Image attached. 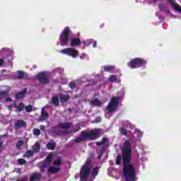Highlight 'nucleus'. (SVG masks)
Instances as JSON below:
<instances>
[{
  "label": "nucleus",
  "mask_w": 181,
  "mask_h": 181,
  "mask_svg": "<svg viewBox=\"0 0 181 181\" xmlns=\"http://www.w3.org/2000/svg\"><path fill=\"white\" fill-rule=\"evenodd\" d=\"M2 110V107L0 106V110Z\"/></svg>",
  "instance_id": "50"
},
{
  "label": "nucleus",
  "mask_w": 181,
  "mask_h": 181,
  "mask_svg": "<svg viewBox=\"0 0 181 181\" xmlns=\"http://www.w3.org/2000/svg\"><path fill=\"white\" fill-rule=\"evenodd\" d=\"M25 127H26V122H25V120L18 119L15 122V129H21V128H25Z\"/></svg>",
  "instance_id": "9"
},
{
  "label": "nucleus",
  "mask_w": 181,
  "mask_h": 181,
  "mask_svg": "<svg viewBox=\"0 0 181 181\" xmlns=\"http://www.w3.org/2000/svg\"><path fill=\"white\" fill-rule=\"evenodd\" d=\"M1 66H4V59L0 58V67Z\"/></svg>",
  "instance_id": "46"
},
{
  "label": "nucleus",
  "mask_w": 181,
  "mask_h": 181,
  "mask_svg": "<svg viewBox=\"0 0 181 181\" xmlns=\"http://www.w3.org/2000/svg\"><path fill=\"white\" fill-rule=\"evenodd\" d=\"M2 146H4V143H2V141H0V152L2 151Z\"/></svg>",
  "instance_id": "44"
},
{
  "label": "nucleus",
  "mask_w": 181,
  "mask_h": 181,
  "mask_svg": "<svg viewBox=\"0 0 181 181\" xmlns=\"http://www.w3.org/2000/svg\"><path fill=\"white\" fill-rule=\"evenodd\" d=\"M170 5L173 6V8L175 9V11H177L178 12L181 13V7H179V5L177 4L173 0H167Z\"/></svg>",
  "instance_id": "15"
},
{
  "label": "nucleus",
  "mask_w": 181,
  "mask_h": 181,
  "mask_svg": "<svg viewBox=\"0 0 181 181\" xmlns=\"http://www.w3.org/2000/svg\"><path fill=\"white\" fill-rule=\"evenodd\" d=\"M92 168L91 162L86 160L80 170V181H87Z\"/></svg>",
  "instance_id": "3"
},
{
  "label": "nucleus",
  "mask_w": 181,
  "mask_h": 181,
  "mask_svg": "<svg viewBox=\"0 0 181 181\" xmlns=\"http://www.w3.org/2000/svg\"><path fill=\"white\" fill-rule=\"evenodd\" d=\"M76 86L77 85L74 81H72L69 83V87L71 88V90H74V88H76Z\"/></svg>",
  "instance_id": "33"
},
{
  "label": "nucleus",
  "mask_w": 181,
  "mask_h": 181,
  "mask_svg": "<svg viewBox=\"0 0 181 181\" xmlns=\"http://www.w3.org/2000/svg\"><path fill=\"white\" fill-rule=\"evenodd\" d=\"M52 159H53V154H49L44 160V163L42 165L43 168L49 166V165H50V163L52 162Z\"/></svg>",
  "instance_id": "12"
},
{
  "label": "nucleus",
  "mask_w": 181,
  "mask_h": 181,
  "mask_svg": "<svg viewBox=\"0 0 181 181\" xmlns=\"http://www.w3.org/2000/svg\"><path fill=\"white\" fill-rule=\"evenodd\" d=\"M40 129H41V131H45V129H46V127H45L44 125H41L40 127Z\"/></svg>",
  "instance_id": "42"
},
{
  "label": "nucleus",
  "mask_w": 181,
  "mask_h": 181,
  "mask_svg": "<svg viewBox=\"0 0 181 181\" xmlns=\"http://www.w3.org/2000/svg\"><path fill=\"white\" fill-rule=\"evenodd\" d=\"M115 66H112V65H110V66H105L103 67V69L105 71L110 72V71H112V70H115Z\"/></svg>",
  "instance_id": "26"
},
{
  "label": "nucleus",
  "mask_w": 181,
  "mask_h": 181,
  "mask_svg": "<svg viewBox=\"0 0 181 181\" xmlns=\"http://www.w3.org/2000/svg\"><path fill=\"white\" fill-rule=\"evenodd\" d=\"M146 63L148 62L142 58H134L127 63V66L130 69H139V67L146 66Z\"/></svg>",
  "instance_id": "4"
},
{
  "label": "nucleus",
  "mask_w": 181,
  "mask_h": 181,
  "mask_svg": "<svg viewBox=\"0 0 181 181\" xmlns=\"http://www.w3.org/2000/svg\"><path fill=\"white\" fill-rule=\"evenodd\" d=\"M90 105H94L95 107H101V102L98 100V98H95L94 100H90Z\"/></svg>",
  "instance_id": "16"
},
{
  "label": "nucleus",
  "mask_w": 181,
  "mask_h": 181,
  "mask_svg": "<svg viewBox=\"0 0 181 181\" xmlns=\"http://www.w3.org/2000/svg\"><path fill=\"white\" fill-rule=\"evenodd\" d=\"M18 165H25L26 164V160L23 158H19L18 160Z\"/></svg>",
  "instance_id": "38"
},
{
  "label": "nucleus",
  "mask_w": 181,
  "mask_h": 181,
  "mask_svg": "<svg viewBox=\"0 0 181 181\" xmlns=\"http://www.w3.org/2000/svg\"><path fill=\"white\" fill-rule=\"evenodd\" d=\"M108 142V139L107 137H103L100 141H97L96 145L97 146H101L104 145V144H107Z\"/></svg>",
  "instance_id": "21"
},
{
  "label": "nucleus",
  "mask_w": 181,
  "mask_h": 181,
  "mask_svg": "<svg viewBox=\"0 0 181 181\" xmlns=\"http://www.w3.org/2000/svg\"><path fill=\"white\" fill-rule=\"evenodd\" d=\"M121 155L118 154L117 158H116V165H121Z\"/></svg>",
  "instance_id": "37"
},
{
  "label": "nucleus",
  "mask_w": 181,
  "mask_h": 181,
  "mask_svg": "<svg viewBox=\"0 0 181 181\" xmlns=\"http://www.w3.org/2000/svg\"><path fill=\"white\" fill-rule=\"evenodd\" d=\"M60 170H62V169L59 168H55L53 166H50L48 168L49 173H54V174L59 173V172H60Z\"/></svg>",
  "instance_id": "18"
},
{
  "label": "nucleus",
  "mask_w": 181,
  "mask_h": 181,
  "mask_svg": "<svg viewBox=\"0 0 181 181\" xmlns=\"http://www.w3.org/2000/svg\"><path fill=\"white\" fill-rule=\"evenodd\" d=\"M54 166H60L62 165V158L58 157L53 163Z\"/></svg>",
  "instance_id": "29"
},
{
  "label": "nucleus",
  "mask_w": 181,
  "mask_h": 181,
  "mask_svg": "<svg viewBox=\"0 0 181 181\" xmlns=\"http://www.w3.org/2000/svg\"><path fill=\"white\" fill-rule=\"evenodd\" d=\"M26 93H28V89L23 88L21 91L17 93L15 95V99L21 100V98H23V97H25V94H26Z\"/></svg>",
  "instance_id": "11"
},
{
  "label": "nucleus",
  "mask_w": 181,
  "mask_h": 181,
  "mask_svg": "<svg viewBox=\"0 0 181 181\" xmlns=\"http://www.w3.org/2000/svg\"><path fill=\"white\" fill-rule=\"evenodd\" d=\"M95 122H101V118L100 117H96Z\"/></svg>",
  "instance_id": "43"
},
{
  "label": "nucleus",
  "mask_w": 181,
  "mask_h": 181,
  "mask_svg": "<svg viewBox=\"0 0 181 181\" xmlns=\"http://www.w3.org/2000/svg\"><path fill=\"white\" fill-rule=\"evenodd\" d=\"M70 27H65L59 35L60 46H66L69 45V36H70Z\"/></svg>",
  "instance_id": "5"
},
{
  "label": "nucleus",
  "mask_w": 181,
  "mask_h": 181,
  "mask_svg": "<svg viewBox=\"0 0 181 181\" xmlns=\"http://www.w3.org/2000/svg\"><path fill=\"white\" fill-rule=\"evenodd\" d=\"M123 155V173L126 181H135L136 177V171L132 164H129L132 158V148H131V141L125 140L122 148Z\"/></svg>",
  "instance_id": "1"
},
{
  "label": "nucleus",
  "mask_w": 181,
  "mask_h": 181,
  "mask_svg": "<svg viewBox=\"0 0 181 181\" xmlns=\"http://www.w3.org/2000/svg\"><path fill=\"white\" fill-rule=\"evenodd\" d=\"M42 179V174L40 173H34L30 175V181L39 180Z\"/></svg>",
  "instance_id": "14"
},
{
  "label": "nucleus",
  "mask_w": 181,
  "mask_h": 181,
  "mask_svg": "<svg viewBox=\"0 0 181 181\" xmlns=\"http://www.w3.org/2000/svg\"><path fill=\"white\" fill-rule=\"evenodd\" d=\"M104 135V132L101 129H91L88 134L85 131H82L81 134L74 139L76 144H80V142H84V141H95L98 139L100 136Z\"/></svg>",
  "instance_id": "2"
},
{
  "label": "nucleus",
  "mask_w": 181,
  "mask_h": 181,
  "mask_svg": "<svg viewBox=\"0 0 181 181\" xmlns=\"http://www.w3.org/2000/svg\"><path fill=\"white\" fill-rule=\"evenodd\" d=\"M80 59H84V55H81Z\"/></svg>",
  "instance_id": "49"
},
{
  "label": "nucleus",
  "mask_w": 181,
  "mask_h": 181,
  "mask_svg": "<svg viewBox=\"0 0 181 181\" xmlns=\"http://www.w3.org/2000/svg\"><path fill=\"white\" fill-rule=\"evenodd\" d=\"M140 136H142V133L140 134Z\"/></svg>",
  "instance_id": "51"
},
{
  "label": "nucleus",
  "mask_w": 181,
  "mask_h": 181,
  "mask_svg": "<svg viewBox=\"0 0 181 181\" xmlns=\"http://www.w3.org/2000/svg\"><path fill=\"white\" fill-rule=\"evenodd\" d=\"M119 131H120V134H122L124 136H127V135H128V132L127 131V129L125 128L119 127Z\"/></svg>",
  "instance_id": "32"
},
{
  "label": "nucleus",
  "mask_w": 181,
  "mask_h": 181,
  "mask_svg": "<svg viewBox=\"0 0 181 181\" xmlns=\"http://www.w3.org/2000/svg\"><path fill=\"white\" fill-rule=\"evenodd\" d=\"M59 95V101L61 104H64L65 103H67L69 100H70V95H63L62 93Z\"/></svg>",
  "instance_id": "13"
},
{
  "label": "nucleus",
  "mask_w": 181,
  "mask_h": 181,
  "mask_svg": "<svg viewBox=\"0 0 181 181\" xmlns=\"http://www.w3.org/2000/svg\"><path fill=\"white\" fill-rule=\"evenodd\" d=\"M33 132V135H35V136H39V135H40V129H34Z\"/></svg>",
  "instance_id": "36"
},
{
  "label": "nucleus",
  "mask_w": 181,
  "mask_h": 181,
  "mask_svg": "<svg viewBox=\"0 0 181 181\" xmlns=\"http://www.w3.org/2000/svg\"><path fill=\"white\" fill-rule=\"evenodd\" d=\"M41 172H45V167L42 166V168H41Z\"/></svg>",
  "instance_id": "48"
},
{
  "label": "nucleus",
  "mask_w": 181,
  "mask_h": 181,
  "mask_svg": "<svg viewBox=\"0 0 181 181\" xmlns=\"http://www.w3.org/2000/svg\"><path fill=\"white\" fill-rule=\"evenodd\" d=\"M22 145H23V141L19 140L16 144L17 149H19L21 151V149H22Z\"/></svg>",
  "instance_id": "35"
},
{
  "label": "nucleus",
  "mask_w": 181,
  "mask_h": 181,
  "mask_svg": "<svg viewBox=\"0 0 181 181\" xmlns=\"http://www.w3.org/2000/svg\"><path fill=\"white\" fill-rule=\"evenodd\" d=\"M63 71H64V70L62 68H59L58 69V73H63Z\"/></svg>",
  "instance_id": "47"
},
{
  "label": "nucleus",
  "mask_w": 181,
  "mask_h": 181,
  "mask_svg": "<svg viewBox=\"0 0 181 181\" xmlns=\"http://www.w3.org/2000/svg\"><path fill=\"white\" fill-rule=\"evenodd\" d=\"M25 110L26 112H32V111H33V107H32L31 105H28L25 107Z\"/></svg>",
  "instance_id": "34"
},
{
  "label": "nucleus",
  "mask_w": 181,
  "mask_h": 181,
  "mask_svg": "<svg viewBox=\"0 0 181 181\" xmlns=\"http://www.w3.org/2000/svg\"><path fill=\"white\" fill-rule=\"evenodd\" d=\"M118 104H119V98L113 96L106 107L107 114H112V112L115 111V108L118 107Z\"/></svg>",
  "instance_id": "6"
},
{
  "label": "nucleus",
  "mask_w": 181,
  "mask_h": 181,
  "mask_svg": "<svg viewBox=\"0 0 181 181\" xmlns=\"http://www.w3.org/2000/svg\"><path fill=\"white\" fill-rule=\"evenodd\" d=\"M158 8H159L160 11H163V9H164V6L163 4H160Z\"/></svg>",
  "instance_id": "41"
},
{
  "label": "nucleus",
  "mask_w": 181,
  "mask_h": 181,
  "mask_svg": "<svg viewBox=\"0 0 181 181\" xmlns=\"http://www.w3.org/2000/svg\"><path fill=\"white\" fill-rule=\"evenodd\" d=\"M52 103L54 107H59L60 103L59 102V96L55 95L52 98Z\"/></svg>",
  "instance_id": "19"
},
{
  "label": "nucleus",
  "mask_w": 181,
  "mask_h": 181,
  "mask_svg": "<svg viewBox=\"0 0 181 181\" xmlns=\"http://www.w3.org/2000/svg\"><path fill=\"white\" fill-rule=\"evenodd\" d=\"M6 103H12V98H6L5 99Z\"/></svg>",
  "instance_id": "40"
},
{
  "label": "nucleus",
  "mask_w": 181,
  "mask_h": 181,
  "mask_svg": "<svg viewBox=\"0 0 181 181\" xmlns=\"http://www.w3.org/2000/svg\"><path fill=\"white\" fill-rule=\"evenodd\" d=\"M52 134H54L55 135H62V129H60V127L59 126H57V127H54L52 129Z\"/></svg>",
  "instance_id": "20"
},
{
  "label": "nucleus",
  "mask_w": 181,
  "mask_h": 181,
  "mask_svg": "<svg viewBox=\"0 0 181 181\" xmlns=\"http://www.w3.org/2000/svg\"><path fill=\"white\" fill-rule=\"evenodd\" d=\"M33 151L36 153L40 151V144L38 142L35 144V148H33Z\"/></svg>",
  "instance_id": "28"
},
{
  "label": "nucleus",
  "mask_w": 181,
  "mask_h": 181,
  "mask_svg": "<svg viewBox=\"0 0 181 181\" xmlns=\"http://www.w3.org/2000/svg\"><path fill=\"white\" fill-rule=\"evenodd\" d=\"M15 107H16L18 112H22V111H23L25 109V104L23 103H21L18 106L16 105Z\"/></svg>",
  "instance_id": "24"
},
{
  "label": "nucleus",
  "mask_w": 181,
  "mask_h": 181,
  "mask_svg": "<svg viewBox=\"0 0 181 181\" xmlns=\"http://www.w3.org/2000/svg\"><path fill=\"white\" fill-rule=\"evenodd\" d=\"M5 95H8V91H1L0 92V101L1 98H4Z\"/></svg>",
  "instance_id": "39"
},
{
  "label": "nucleus",
  "mask_w": 181,
  "mask_h": 181,
  "mask_svg": "<svg viewBox=\"0 0 181 181\" xmlns=\"http://www.w3.org/2000/svg\"><path fill=\"white\" fill-rule=\"evenodd\" d=\"M98 169H100V167L97 166L92 170V176H97L98 175Z\"/></svg>",
  "instance_id": "31"
},
{
  "label": "nucleus",
  "mask_w": 181,
  "mask_h": 181,
  "mask_svg": "<svg viewBox=\"0 0 181 181\" xmlns=\"http://www.w3.org/2000/svg\"><path fill=\"white\" fill-rule=\"evenodd\" d=\"M58 127L59 128H62V129H69V128L71 127V123H69V122L59 123L58 124Z\"/></svg>",
  "instance_id": "17"
},
{
  "label": "nucleus",
  "mask_w": 181,
  "mask_h": 181,
  "mask_svg": "<svg viewBox=\"0 0 181 181\" xmlns=\"http://www.w3.org/2000/svg\"><path fill=\"white\" fill-rule=\"evenodd\" d=\"M17 74H18L17 78L18 80H22L25 78V72L23 71H18Z\"/></svg>",
  "instance_id": "25"
},
{
  "label": "nucleus",
  "mask_w": 181,
  "mask_h": 181,
  "mask_svg": "<svg viewBox=\"0 0 181 181\" xmlns=\"http://www.w3.org/2000/svg\"><path fill=\"white\" fill-rule=\"evenodd\" d=\"M41 118L42 119H47L49 118V113H47L46 111H45V109H42L41 111Z\"/></svg>",
  "instance_id": "22"
},
{
  "label": "nucleus",
  "mask_w": 181,
  "mask_h": 181,
  "mask_svg": "<svg viewBox=\"0 0 181 181\" xmlns=\"http://www.w3.org/2000/svg\"><path fill=\"white\" fill-rule=\"evenodd\" d=\"M59 53L66 54V56H70L71 57H73V59H76V57H78V56H80V52L71 47L63 49L59 51Z\"/></svg>",
  "instance_id": "7"
},
{
  "label": "nucleus",
  "mask_w": 181,
  "mask_h": 181,
  "mask_svg": "<svg viewBox=\"0 0 181 181\" xmlns=\"http://www.w3.org/2000/svg\"><path fill=\"white\" fill-rule=\"evenodd\" d=\"M35 78L40 82V84H49V83H50L49 77L46 76L45 72H40L35 76Z\"/></svg>",
  "instance_id": "8"
},
{
  "label": "nucleus",
  "mask_w": 181,
  "mask_h": 181,
  "mask_svg": "<svg viewBox=\"0 0 181 181\" xmlns=\"http://www.w3.org/2000/svg\"><path fill=\"white\" fill-rule=\"evenodd\" d=\"M93 47H97V41L93 42Z\"/></svg>",
  "instance_id": "45"
},
{
  "label": "nucleus",
  "mask_w": 181,
  "mask_h": 181,
  "mask_svg": "<svg viewBox=\"0 0 181 181\" xmlns=\"http://www.w3.org/2000/svg\"><path fill=\"white\" fill-rule=\"evenodd\" d=\"M35 155V151L32 150H28L25 154H23V158H30V156H33Z\"/></svg>",
  "instance_id": "23"
},
{
  "label": "nucleus",
  "mask_w": 181,
  "mask_h": 181,
  "mask_svg": "<svg viewBox=\"0 0 181 181\" xmlns=\"http://www.w3.org/2000/svg\"><path fill=\"white\" fill-rule=\"evenodd\" d=\"M117 80H118L117 75H111L109 77V81H110V83H115V81H117Z\"/></svg>",
  "instance_id": "30"
},
{
  "label": "nucleus",
  "mask_w": 181,
  "mask_h": 181,
  "mask_svg": "<svg viewBox=\"0 0 181 181\" xmlns=\"http://www.w3.org/2000/svg\"><path fill=\"white\" fill-rule=\"evenodd\" d=\"M47 148L49 151H54V149H56V145H54L53 143H48L47 144Z\"/></svg>",
  "instance_id": "27"
},
{
  "label": "nucleus",
  "mask_w": 181,
  "mask_h": 181,
  "mask_svg": "<svg viewBox=\"0 0 181 181\" xmlns=\"http://www.w3.org/2000/svg\"><path fill=\"white\" fill-rule=\"evenodd\" d=\"M81 45V40L78 37H73L70 40V46L71 47H74L77 46Z\"/></svg>",
  "instance_id": "10"
}]
</instances>
